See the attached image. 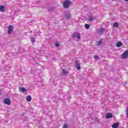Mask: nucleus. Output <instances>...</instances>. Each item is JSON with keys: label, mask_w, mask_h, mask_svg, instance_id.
Wrapping results in <instances>:
<instances>
[{"label": "nucleus", "mask_w": 128, "mask_h": 128, "mask_svg": "<svg viewBox=\"0 0 128 128\" xmlns=\"http://www.w3.org/2000/svg\"><path fill=\"white\" fill-rule=\"evenodd\" d=\"M72 4L70 0H66L64 2V8H68L70 5Z\"/></svg>", "instance_id": "1"}, {"label": "nucleus", "mask_w": 128, "mask_h": 128, "mask_svg": "<svg viewBox=\"0 0 128 128\" xmlns=\"http://www.w3.org/2000/svg\"><path fill=\"white\" fill-rule=\"evenodd\" d=\"M4 104H5L10 106V102H11L10 100V98H6L4 100Z\"/></svg>", "instance_id": "2"}, {"label": "nucleus", "mask_w": 128, "mask_h": 128, "mask_svg": "<svg viewBox=\"0 0 128 128\" xmlns=\"http://www.w3.org/2000/svg\"><path fill=\"white\" fill-rule=\"evenodd\" d=\"M75 65H76V68L78 70H80V68H81L80 64L78 63V60L75 61Z\"/></svg>", "instance_id": "3"}, {"label": "nucleus", "mask_w": 128, "mask_h": 128, "mask_svg": "<svg viewBox=\"0 0 128 128\" xmlns=\"http://www.w3.org/2000/svg\"><path fill=\"white\" fill-rule=\"evenodd\" d=\"M12 30H14L12 26L10 25L8 28V34H11L12 32Z\"/></svg>", "instance_id": "4"}, {"label": "nucleus", "mask_w": 128, "mask_h": 128, "mask_svg": "<svg viewBox=\"0 0 128 128\" xmlns=\"http://www.w3.org/2000/svg\"><path fill=\"white\" fill-rule=\"evenodd\" d=\"M72 38H77L78 40L80 38V34L78 32L74 33L72 34Z\"/></svg>", "instance_id": "5"}, {"label": "nucleus", "mask_w": 128, "mask_h": 128, "mask_svg": "<svg viewBox=\"0 0 128 128\" xmlns=\"http://www.w3.org/2000/svg\"><path fill=\"white\" fill-rule=\"evenodd\" d=\"M126 56H128V50H126L124 53H123L122 58H126Z\"/></svg>", "instance_id": "6"}, {"label": "nucleus", "mask_w": 128, "mask_h": 128, "mask_svg": "<svg viewBox=\"0 0 128 128\" xmlns=\"http://www.w3.org/2000/svg\"><path fill=\"white\" fill-rule=\"evenodd\" d=\"M96 20V17H94L92 16H89L88 17V20L89 22H92V20Z\"/></svg>", "instance_id": "7"}, {"label": "nucleus", "mask_w": 128, "mask_h": 128, "mask_svg": "<svg viewBox=\"0 0 128 128\" xmlns=\"http://www.w3.org/2000/svg\"><path fill=\"white\" fill-rule=\"evenodd\" d=\"M19 90L20 92H26L27 90L24 87H20Z\"/></svg>", "instance_id": "8"}, {"label": "nucleus", "mask_w": 128, "mask_h": 128, "mask_svg": "<svg viewBox=\"0 0 128 128\" xmlns=\"http://www.w3.org/2000/svg\"><path fill=\"white\" fill-rule=\"evenodd\" d=\"M0 11L2 12H4V6L0 5Z\"/></svg>", "instance_id": "9"}, {"label": "nucleus", "mask_w": 128, "mask_h": 128, "mask_svg": "<svg viewBox=\"0 0 128 128\" xmlns=\"http://www.w3.org/2000/svg\"><path fill=\"white\" fill-rule=\"evenodd\" d=\"M106 118H112V114L110 113H108L106 115Z\"/></svg>", "instance_id": "10"}, {"label": "nucleus", "mask_w": 128, "mask_h": 128, "mask_svg": "<svg viewBox=\"0 0 128 128\" xmlns=\"http://www.w3.org/2000/svg\"><path fill=\"white\" fill-rule=\"evenodd\" d=\"M104 32V28H102L101 29H100L98 30V34H102V32Z\"/></svg>", "instance_id": "11"}, {"label": "nucleus", "mask_w": 128, "mask_h": 128, "mask_svg": "<svg viewBox=\"0 0 128 128\" xmlns=\"http://www.w3.org/2000/svg\"><path fill=\"white\" fill-rule=\"evenodd\" d=\"M26 100L27 102H30L32 101V96H28L26 97Z\"/></svg>", "instance_id": "12"}, {"label": "nucleus", "mask_w": 128, "mask_h": 128, "mask_svg": "<svg viewBox=\"0 0 128 128\" xmlns=\"http://www.w3.org/2000/svg\"><path fill=\"white\" fill-rule=\"evenodd\" d=\"M122 46V43L120 42H118L116 44V46H118V48H120V46Z\"/></svg>", "instance_id": "13"}, {"label": "nucleus", "mask_w": 128, "mask_h": 128, "mask_svg": "<svg viewBox=\"0 0 128 128\" xmlns=\"http://www.w3.org/2000/svg\"><path fill=\"white\" fill-rule=\"evenodd\" d=\"M112 128H118V123H115V124H113V125L112 126Z\"/></svg>", "instance_id": "14"}, {"label": "nucleus", "mask_w": 128, "mask_h": 128, "mask_svg": "<svg viewBox=\"0 0 128 128\" xmlns=\"http://www.w3.org/2000/svg\"><path fill=\"white\" fill-rule=\"evenodd\" d=\"M85 26V28H86V30H88V28H90V25L89 24H86L84 25Z\"/></svg>", "instance_id": "15"}, {"label": "nucleus", "mask_w": 128, "mask_h": 128, "mask_svg": "<svg viewBox=\"0 0 128 128\" xmlns=\"http://www.w3.org/2000/svg\"><path fill=\"white\" fill-rule=\"evenodd\" d=\"M114 28H118V22H114L113 24Z\"/></svg>", "instance_id": "16"}, {"label": "nucleus", "mask_w": 128, "mask_h": 128, "mask_svg": "<svg viewBox=\"0 0 128 128\" xmlns=\"http://www.w3.org/2000/svg\"><path fill=\"white\" fill-rule=\"evenodd\" d=\"M102 44V40H100L97 43V46H100V44Z\"/></svg>", "instance_id": "17"}, {"label": "nucleus", "mask_w": 128, "mask_h": 128, "mask_svg": "<svg viewBox=\"0 0 128 128\" xmlns=\"http://www.w3.org/2000/svg\"><path fill=\"white\" fill-rule=\"evenodd\" d=\"M62 71L64 74H68V72L64 69H62Z\"/></svg>", "instance_id": "18"}, {"label": "nucleus", "mask_w": 128, "mask_h": 128, "mask_svg": "<svg viewBox=\"0 0 128 128\" xmlns=\"http://www.w3.org/2000/svg\"><path fill=\"white\" fill-rule=\"evenodd\" d=\"M66 18L69 20V18H70V14L66 15Z\"/></svg>", "instance_id": "19"}, {"label": "nucleus", "mask_w": 128, "mask_h": 128, "mask_svg": "<svg viewBox=\"0 0 128 128\" xmlns=\"http://www.w3.org/2000/svg\"><path fill=\"white\" fill-rule=\"evenodd\" d=\"M68 128V125L66 124H65L63 126V128Z\"/></svg>", "instance_id": "20"}, {"label": "nucleus", "mask_w": 128, "mask_h": 128, "mask_svg": "<svg viewBox=\"0 0 128 128\" xmlns=\"http://www.w3.org/2000/svg\"><path fill=\"white\" fill-rule=\"evenodd\" d=\"M31 42H36V39H34V38H32Z\"/></svg>", "instance_id": "21"}, {"label": "nucleus", "mask_w": 128, "mask_h": 128, "mask_svg": "<svg viewBox=\"0 0 128 128\" xmlns=\"http://www.w3.org/2000/svg\"><path fill=\"white\" fill-rule=\"evenodd\" d=\"M94 58H95V60H98L100 58L98 56H94Z\"/></svg>", "instance_id": "22"}, {"label": "nucleus", "mask_w": 128, "mask_h": 128, "mask_svg": "<svg viewBox=\"0 0 128 128\" xmlns=\"http://www.w3.org/2000/svg\"><path fill=\"white\" fill-rule=\"evenodd\" d=\"M55 46H57V47L60 46V43H58V42L55 43Z\"/></svg>", "instance_id": "23"}, {"label": "nucleus", "mask_w": 128, "mask_h": 128, "mask_svg": "<svg viewBox=\"0 0 128 128\" xmlns=\"http://www.w3.org/2000/svg\"><path fill=\"white\" fill-rule=\"evenodd\" d=\"M126 2H128V0H125Z\"/></svg>", "instance_id": "24"}, {"label": "nucleus", "mask_w": 128, "mask_h": 128, "mask_svg": "<svg viewBox=\"0 0 128 128\" xmlns=\"http://www.w3.org/2000/svg\"><path fill=\"white\" fill-rule=\"evenodd\" d=\"M0 94H1V92L0 91Z\"/></svg>", "instance_id": "25"}]
</instances>
